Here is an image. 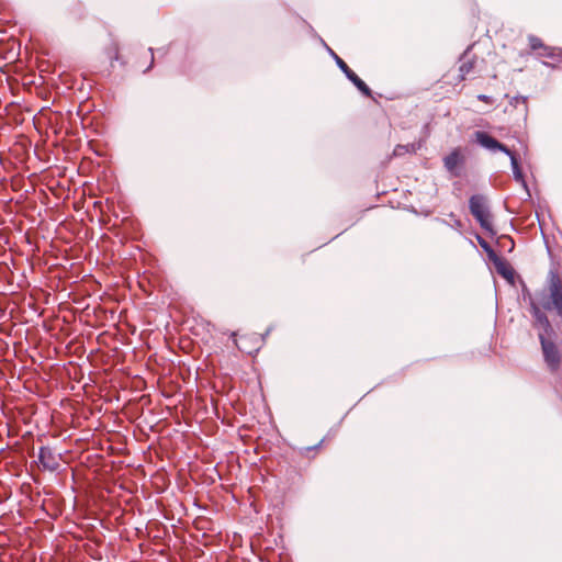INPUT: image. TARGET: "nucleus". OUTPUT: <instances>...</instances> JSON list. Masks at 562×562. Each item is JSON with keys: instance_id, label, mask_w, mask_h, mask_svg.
Wrapping results in <instances>:
<instances>
[{"instance_id": "5", "label": "nucleus", "mask_w": 562, "mask_h": 562, "mask_svg": "<svg viewBox=\"0 0 562 562\" xmlns=\"http://www.w3.org/2000/svg\"><path fill=\"white\" fill-rule=\"evenodd\" d=\"M330 54L334 56L337 66L341 69V71L346 75V77L367 97L371 95L370 88L366 85L363 80H361L355 71H352L348 65L337 56L331 49H329Z\"/></svg>"}, {"instance_id": "16", "label": "nucleus", "mask_w": 562, "mask_h": 562, "mask_svg": "<svg viewBox=\"0 0 562 562\" xmlns=\"http://www.w3.org/2000/svg\"><path fill=\"white\" fill-rule=\"evenodd\" d=\"M454 223L458 225V226H461V223L459 220H454Z\"/></svg>"}, {"instance_id": "15", "label": "nucleus", "mask_w": 562, "mask_h": 562, "mask_svg": "<svg viewBox=\"0 0 562 562\" xmlns=\"http://www.w3.org/2000/svg\"><path fill=\"white\" fill-rule=\"evenodd\" d=\"M477 240L480 246L485 247L488 246L487 241H485L481 236H477Z\"/></svg>"}, {"instance_id": "1", "label": "nucleus", "mask_w": 562, "mask_h": 562, "mask_svg": "<svg viewBox=\"0 0 562 562\" xmlns=\"http://www.w3.org/2000/svg\"><path fill=\"white\" fill-rule=\"evenodd\" d=\"M471 214L480 223L484 233L488 236H494L493 221L486 200L483 195H472L469 201Z\"/></svg>"}, {"instance_id": "2", "label": "nucleus", "mask_w": 562, "mask_h": 562, "mask_svg": "<svg viewBox=\"0 0 562 562\" xmlns=\"http://www.w3.org/2000/svg\"><path fill=\"white\" fill-rule=\"evenodd\" d=\"M549 301L543 303L546 310H555L562 317V278L555 270L548 274Z\"/></svg>"}, {"instance_id": "18", "label": "nucleus", "mask_w": 562, "mask_h": 562, "mask_svg": "<svg viewBox=\"0 0 562 562\" xmlns=\"http://www.w3.org/2000/svg\"><path fill=\"white\" fill-rule=\"evenodd\" d=\"M533 310H535L536 313L539 312V308L537 306H533Z\"/></svg>"}, {"instance_id": "10", "label": "nucleus", "mask_w": 562, "mask_h": 562, "mask_svg": "<svg viewBox=\"0 0 562 562\" xmlns=\"http://www.w3.org/2000/svg\"><path fill=\"white\" fill-rule=\"evenodd\" d=\"M420 148V144H406V145H396L393 150V156L400 157L405 154H415Z\"/></svg>"}, {"instance_id": "9", "label": "nucleus", "mask_w": 562, "mask_h": 562, "mask_svg": "<svg viewBox=\"0 0 562 562\" xmlns=\"http://www.w3.org/2000/svg\"><path fill=\"white\" fill-rule=\"evenodd\" d=\"M508 157L510 159V165H512L513 175H514L515 180L517 182H519L525 189H527V183H526L525 177L522 175V171L519 167L518 159H517L516 155L512 151L510 155H508Z\"/></svg>"}, {"instance_id": "12", "label": "nucleus", "mask_w": 562, "mask_h": 562, "mask_svg": "<svg viewBox=\"0 0 562 562\" xmlns=\"http://www.w3.org/2000/svg\"><path fill=\"white\" fill-rule=\"evenodd\" d=\"M528 41H529L530 48L532 50L541 49L544 46L542 41L539 37H537V36L530 35L528 37Z\"/></svg>"}, {"instance_id": "4", "label": "nucleus", "mask_w": 562, "mask_h": 562, "mask_svg": "<svg viewBox=\"0 0 562 562\" xmlns=\"http://www.w3.org/2000/svg\"><path fill=\"white\" fill-rule=\"evenodd\" d=\"M540 342L548 368L550 371L557 372L562 363V355L558 346L553 341L546 339L543 336H540Z\"/></svg>"}, {"instance_id": "17", "label": "nucleus", "mask_w": 562, "mask_h": 562, "mask_svg": "<svg viewBox=\"0 0 562 562\" xmlns=\"http://www.w3.org/2000/svg\"><path fill=\"white\" fill-rule=\"evenodd\" d=\"M485 98H486L485 95H479V99H481V100H485Z\"/></svg>"}, {"instance_id": "8", "label": "nucleus", "mask_w": 562, "mask_h": 562, "mask_svg": "<svg viewBox=\"0 0 562 562\" xmlns=\"http://www.w3.org/2000/svg\"><path fill=\"white\" fill-rule=\"evenodd\" d=\"M42 465L49 470H55L58 465L54 454L47 448H41L38 454Z\"/></svg>"}, {"instance_id": "6", "label": "nucleus", "mask_w": 562, "mask_h": 562, "mask_svg": "<svg viewBox=\"0 0 562 562\" xmlns=\"http://www.w3.org/2000/svg\"><path fill=\"white\" fill-rule=\"evenodd\" d=\"M465 158L460 148H454L449 155L443 158V166L449 173L454 177L461 175V168L464 165Z\"/></svg>"}, {"instance_id": "11", "label": "nucleus", "mask_w": 562, "mask_h": 562, "mask_svg": "<svg viewBox=\"0 0 562 562\" xmlns=\"http://www.w3.org/2000/svg\"><path fill=\"white\" fill-rule=\"evenodd\" d=\"M252 338H255V339H256V344H255V345H257V344L259 342V340H258L256 337H252V336H249V335H243V336H240V337L236 340V345H237V347H238L241 351L247 352V353H251V352H252V350L257 349V347H256V346H252V347H250V346H249V342H248V341H249L250 339H252Z\"/></svg>"}, {"instance_id": "7", "label": "nucleus", "mask_w": 562, "mask_h": 562, "mask_svg": "<svg viewBox=\"0 0 562 562\" xmlns=\"http://www.w3.org/2000/svg\"><path fill=\"white\" fill-rule=\"evenodd\" d=\"M475 139L479 145H481L482 147H484L491 151L499 150V151L506 154L507 156L510 155V153H512V150L508 147H506L504 144L499 143L497 139L492 137L486 132H482V131L475 132Z\"/></svg>"}, {"instance_id": "13", "label": "nucleus", "mask_w": 562, "mask_h": 562, "mask_svg": "<svg viewBox=\"0 0 562 562\" xmlns=\"http://www.w3.org/2000/svg\"><path fill=\"white\" fill-rule=\"evenodd\" d=\"M539 52V56L554 58L557 56V48L543 46Z\"/></svg>"}, {"instance_id": "14", "label": "nucleus", "mask_w": 562, "mask_h": 562, "mask_svg": "<svg viewBox=\"0 0 562 562\" xmlns=\"http://www.w3.org/2000/svg\"><path fill=\"white\" fill-rule=\"evenodd\" d=\"M473 69V63L472 61H464L461 64L459 71L461 79H464V77Z\"/></svg>"}, {"instance_id": "3", "label": "nucleus", "mask_w": 562, "mask_h": 562, "mask_svg": "<svg viewBox=\"0 0 562 562\" xmlns=\"http://www.w3.org/2000/svg\"><path fill=\"white\" fill-rule=\"evenodd\" d=\"M487 254V258L493 262L496 272L504 278L510 285L516 283V272L513 266L503 257L498 256L495 248H484Z\"/></svg>"}]
</instances>
